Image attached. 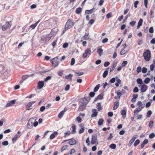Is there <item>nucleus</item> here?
Returning <instances> with one entry per match:
<instances>
[{"mask_svg":"<svg viewBox=\"0 0 155 155\" xmlns=\"http://www.w3.org/2000/svg\"><path fill=\"white\" fill-rule=\"evenodd\" d=\"M90 99L88 97H84L80 98L78 100L79 103V107L78 109L79 111H83L86 108L87 105Z\"/></svg>","mask_w":155,"mask_h":155,"instance_id":"1","label":"nucleus"},{"mask_svg":"<svg viewBox=\"0 0 155 155\" xmlns=\"http://www.w3.org/2000/svg\"><path fill=\"white\" fill-rule=\"evenodd\" d=\"M8 76L7 69L3 65H0V77L6 78Z\"/></svg>","mask_w":155,"mask_h":155,"instance_id":"2","label":"nucleus"},{"mask_svg":"<svg viewBox=\"0 0 155 155\" xmlns=\"http://www.w3.org/2000/svg\"><path fill=\"white\" fill-rule=\"evenodd\" d=\"M74 25V22L72 20L70 19H69L67 22L64 28V30L63 31V33L68 29L71 28L72 26Z\"/></svg>","mask_w":155,"mask_h":155,"instance_id":"3","label":"nucleus"},{"mask_svg":"<svg viewBox=\"0 0 155 155\" xmlns=\"http://www.w3.org/2000/svg\"><path fill=\"white\" fill-rule=\"evenodd\" d=\"M150 52L149 50H147L144 52L143 54V56L145 60L147 61H149L151 58Z\"/></svg>","mask_w":155,"mask_h":155,"instance_id":"4","label":"nucleus"},{"mask_svg":"<svg viewBox=\"0 0 155 155\" xmlns=\"http://www.w3.org/2000/svg\"><path fill=\"white\" fill-rule=\"evenodd\" d=\"M51 33L45 36H43L41 38V41L43 42H46L49 41L51 38L52 36Z\"/></svg>","mask_w":155,"mask_h":155,"instance_id":"5","label":"nucleus"},{"mask_svg":"<svg viewBox=\"0 0 155 155\" xmlns=\"http://www.w3.org/2000/svg\"><path fill=\"white\" fill-rule=\"evenodd\" d=\"M91 51L90 48H87L85 51V52L83 54V57L84 58H86L87 55H90L91 54Z\"/></svg>","mask_w":155,"mask_h":155,"instance_id":"6","label":"nucleus"},{"mask_svg":"<svg viewBox=\"0 0 155 155\" xmlns=\"http://www.w3.org/2000/svg\"><path fill=\"white\" fill-rule=\"evenodd\" d=\"M11 27V25L8 21L6 22L5 24L3 25L2 27V30L5 31Z\"/></svg>","mask_w":155,"mask_h":155,"instance_id":"7","label":"nucleus"},{"mask_svg":"<svg viewBox=\"0 0 155 155\" xmlns=\"http://www.w3.org/2000/svg\"><path fill=\"white\" fill-rule=\"evenodd\" d=\"M44 82L43 81H39L38 83L37 88L38 89L42 88L44 85Z\"/></svg>","mask_w":155,"mask_h":155,"instance_id":"8","label":"nucleus"},{"mask_svg":"<svg viewBox=\"0 0 155 155\" xmlns=\"http://www.w3.org/2000/svg\"><path fill=\"white\" fill-rule=\"evenodd\" d=\"M16 101L15 100H12L8 103L6 105V107H8L12 106L15 104V103Z\"/></svg>","mask_w":155,"mask_h":155,"instance_id":"9","label":"nucleus"},{"mask_svg":"<svg viewBox=\"0 0 155 155\" xmlns=\"http://www.w3.org/2000/svg\"><path fill=\"white\" fill-rule=\"evenodd\" d=\"M147 86L145 84H143L141 86V91L142 92H144L147 90Z\"/></svg>","mask_w":155,"mask_h":155,"instance_id":"10","label":"nucleus"},{"mask_svg":"<svg viewBox=\"0 0 155 155\" xmlns=\"http://www.w3.org/2000/svg\"><path fill=\"white\" fill-rule=\"evenodd\" d=\"M97 140L96 136H93L91 140V142L92 144H94L96 143Z\"/></svg>","mask_w":155,"mask_h":155,"instance_id":"11","label":"nucleus"},{"mask_svg":"<svg viewBox=\"0 0 155 155\" xmlns=\"http://www.w3.org/2000/svg\"><path fill=\"white\" fill-rule=\"evenodd\" d=\"M136 138V136L134 135L132 139L130 140L129 143H128V145L130 146L134 142Z\"/></svg>","mask_w":155,"mask_h":155,"instance_id":"12","label":"nucleus"},{"mask_svg":"<svg viewBox=\"0 0 155 155\" xmlns=\"http://www.w3.org/2000/svg\"><path fill=\"white\" fill-rule=\"evenodd\" d=\"M51 62L52 64L54 65V67H57L59 64V62L56 60H53L52 59L51 60Z\"/></svg>","mask_w":155,"mask_h":155,"instance_id":"13","label":"nucleus"},{"mask_svg":"<svg viewBox=\"0 0 155 155\" xmlns=\"http://www.w3.org/2000/svg\"><path fill=\"white\" fill-rule=\"evenodd\" d=\"M144 106H143V107H139L138 109H136L134 111V117H135L136 114L137 113V112L138 113L141 110H142V109L143 108Z\"/></svg>","mask_w":155,"mask_h":155,"instance_id":"14","label":"nucleus"},{"mask_svg":"<svg viewBox=\"0 0 155 155\" xmlns=\"http://www.w3.org/2000/svg\"><path fill=\"white\" fill-rule=\"evenodd\" d=\"M34 75V74H32L29 75L27 74L24 75L22 76L21 78H22V79L25 81L29 77L32 76Z\"/></svg>","mask_w":155,"mask_h":155,"instance_id":"15","label":"nucleus"},{"mask_svg":"<svg viewBox=\"0 0 155 155\" xmlns=\"http://www.w3.org/2000/svg\"><path fill=\"white\" fill-rule=\"evenodd\" d=\"M40 20H39L35 24L31 25L30 26V28H31L32 29H35L38 23L40 22Z\"/></svg>","mask_w":155,"mask_h":155,"instance_id":"16","label":"nucleus"},{"mask_svg":"<svg viewBox=\"0 0 155 155\" xmlns=\"http://www.w3.org/2000/svg\"><path fill=\"white\" fill-rule=\"evenodd\" d=\"M97 115V112L95 109L93 110V114L91 115V117H94Z\"/></svg>","mask_w":155,"mask_h":155,"instance_id":"17","label":"nucleus"},{"mask_svg":"<svg viewBox=\"0 0 155 155\" xmlns=\"http://www.w3.org/2000/svg\"><path fill=\"white\" fill-rule=\"evenodd\" d=\"M117 62H114V63H113V64H112L111 67L110 68V72H112V71H113L114 70L115 68L116 67V66H117Z\"/></svg>","mask_w":155,"mask_h":155,"instance_id":"18","label":"nucleus"},{"mask_svg":"<svg viewBox=\"0 0 155 155\" xmlns=\"http://www.w3.org/2000/svg\"><path fill=\"white\" fill-rule=\"evenodd\" d=\"M119 104L118 101L115 102L114 104V106L113 107V110H116L118 107Z\"/></svg>","mask_w":155,"mask_h":155,"instance_id":"19","label":"nucleus"},{"mask_svg":"<svg viewBox=\"0 0 155 155\" xmlns=\"http://www.w3.org/2000/svg\"><path fill=\"white\" fill-rule=\"evenodd\" d=\"M103 95L102 94H100L94 100V101H97L98 100H101L103 98Z\"/></svg>","mask_w":155,"mask_h":155,"instance_id":"20","label":"nucleus"},{"mask_svg":"<svg viewBox=\"0 0 155 155\" xmlns=\"http://www.w3.org/2000/svg\"><path fill=\"white\" fill-rule=\"evenodd\" d=\"M121 114L122 115L123 119H124L126 117V111L124 110H121Z\"/></svg>","mask_w":155,"mask_h":155,"instance_id":"21","label":"nucleus"},{"mask_svg":"<svg viewBox=\"0 0 155 155\" xmlns=\"http://www.w3.org/2000/svg\"><path fill=\"white\" fill-rule=\"evenodd\" d=\"M116 78L117 79L116 80L117 82L115 84V85L116 86V87H117L119 86V84L121 83V81L120 79L118 78V77H116Z\"/></svg>","mask_w":155,"mask_h":155,"instance_id":"22","label":"nucleus"},{"mask_svg":"<svg viewBox=\"0 0 155 155\" xmlns=\"http://www.w3.org/2000/svg\"><path fill=\"white\" fill-rule=\"evenodd\" d=\"M143 20L142 18H140L139 21L137 26V28L138 29L140 26H141L143 23Z\"/></svg>","mask_w":155,"mask_h":155,"instance_id":"23","label":"nucleus"},{"mask_svg":"<svg viewBox=\"0 0 155 155\" xmlns=\"http://www.w3.org/2000/svg\"><path fill=\"white\" fill-rule=\"evenodd\" d=\"M71 128L72 130L71 132L72 134H74L75 133H76V126L75 125L73 124L72 125Z\"/></svg>","mask_w":155,"mask_h":155,"instance_id":"24","label":"nucleus"},{"mask_svg":"<svg viewBox=\"0 0 155 155\" xmlns=\"http://www.w3.org/2000/svg\"><path fill=\"white\" fill-rule=\"evenodd\" d=\"M94 8H93L90 10H87L85 11V14H90L92 13L94 11Z\"/></svg>","mask_w":155,"mask_h":155,"instance_id":"25","label":"nucleus"},{"mask_svg":"<svg viewBox=\"0 0 155 155\" xmlns=\"http://www.w3.org/2000/svg\"><path fill=\"white\" fill-rule=\"evenodd\" d=\"M103 50L102 48H100L97 49V52L99 55L101 56L103 54Z\"/></svg>","mask_w":155,"mask_h":155,"instance_id":"26","label":"nucleus"},{"mask_svg":"<svg viewBox=\"0 0 155 155\" xmlns=\"http://www.w3.org/2000/svg\"><path fill=\"white\" fill-rule=\"evenodd\" d=\"M97 107L98 110L100 111L102 110V108L101 106V104L100 103H98L97 105Z\"/></svg>","mask_w":155,"mask_h":155,"instance_id":"27","label":"nucleus"},{"mask_svg":"<svg viewBox=\"0 0 155 155\" xmlns=\"http://www.w3.org/2000/svg\"><path fill=\"white\" fill-rule=\"evenodd\" d=\"M76 142L74 140H73L71 141H70L68 142V143L69 144L72 145H74V144H76Z\"/></svg>","mask_w":155,"mask_h":155,"instance_id":"28","label":"nucleus"},{"mask_svg":"<svg viewBox=\"0 0 155 155\" xmlns=\"http://www.w3.org/2000/svg\"><path fill=\"white\" fill-rule=\"evenodd\" d=\"M20 135H18V134H16L15 137L12 138V140L13 141H16L18 138L20 136Z\"/></svg>","mask_w":155,"mask_h":155,"instance_id":"29","label":"nucleus"},{"mask_svg":"<svg viewBox=\"0 0 155 155\" xmlns=\"http://www.w3.org/2000/svg\"><path fill=\"white\" fill-rule=\"evenodd\" d=\"M104 120L103 119L101 118L99 120L98 122V124L99 125H101L103 124Z\"/></svg>","mask_w":155,"mask_h":155,"instance_id":"30","label":"nucleus"},{"mask_svg":"<svg viewBox=\"0 0 155 155\" xmlns=\"http://www.w3.org/2000/svg\"><path fill=\"white\" fill-rule=\"evenodd\" d=\"M89 33L88 32L86 33L83 37V38L85 40H88L89 39L88 37Z\"/></svg>","mask_w":155,"mask_h":155,"instance_id":"31","label":"nucleus"},{"mask_svg":"<svg viewBox=\"0 0 155 155\" xmlns=\"http://www.w3.org/2000/svg\"><path fill=\"white\" fill-rule=\"evenodd\" d=\"M100 85V84H98V85L96 86V87H94V92H97L99 88Z\"/></svg>","mask_w":155,"mask_h":155,"instance_id":"32","label":"nucleus"},{"mask_svg":"<svg viewBox=\"0 0 155 155\" xmlns=\"http://www.w3.org/2000/svg\"><path fill=\"white\" fill-rule=\"evenodd\" d=\"M35 102V101H32L29 102L27 104V107H30Z\"/></svg>","mask_w":155,"mask_h":155,"instance_id":"33","label":"nucleus"},{"mask_svg":"<svg viewBox=\"0 0 155 155\" xmlns=\"http://www.w3.org/2000/svg\"><path fill=\"white\" fill-rule=\"evenodd\" d=\"M35 120V119H34L33 117L31 118L29 120L28 122L33 125V123Z\"/></svg>","mask_w":155,"mask_h":155,"instance_id":"34","label":"nucleus"},{"mask_svg":"<svg viewBox=\"0 0 155 155\" xmlns=\"http://www.w3.org/2000/svg\"><path fill=\"white\" fill-rule=\"evenodd\" d=\"M63 111H61L58 114V117L59 118H61L64 114Z\"/></svg>","mask_w":155,"mask_h":155,"instance_id":"35","label":"nucleus"},{"mask_svg":"<svg viewBox=\"0 0 155 155\" xmlns=\"http://www.w3.org/2000/svg\"><path fill=\"white\" fill-rule=\"evenodd\" d=\"M81 128L79 131V133L80 134L82 133H83L84 130V125H83V126H81Z\"/></svg>","mask_w":155,"mask_h":155,"instance_id":"36","label":"nucleus"},{"mask_svg":"<svg viewBox=\"0 0 155 155\" xmlns=\"http://www.w3.org/2000/svg\"><path fill=\"white\" fill-rule=\"evenodd\" d=\"M127 61H124L121 64V66L122 67H125L127 64Z\"/></svg>","mask_w":155,"mask_h":155,"instance_id":"37","label":"nucleus"},{"mask_svg":"<svg viewBox=\"0 0 155 155\" xmlns=\"http://www.w3.org/2000/svg\"><path fill=\"white\" fill-rule=\"evenodd\" d=\"M108 73V71L107 70H106L105 71L103 74V77L104 78H105L107 76Z\"/></svg>","mask_w":155,"mask_h":155,"instance_id":"38","label":"nucleus"},{"mask_svg":"<svg viewBox=\"0 0 155 155\" xmlns=\"http://www.w3.org/2000/svg\"><path fill=\"white\" fill-rule=\"evenodd\" d=\"M150 81V79L149 78H146L144 80V83L146 84H148L149 83Z\"/></svg>","mask_w":155,"mask_h":155,"instance_id":"39","label":"nucleus"},{"mask_svg":"<svg viewBox=\"0 0 155 155\" xmlns=\"http://www.w3.org/2000/svg\"><path fill=\"white\" fill-rule=\"evenodd\" d=\"M72 76H73V75L72 74H70L68 76H65V78L66 79L68 80V79H70L71 80Z\"/></svg>","mask_w":155,"mask_h":155,"instance_id":"40","label":"nucleus"},{"mask_svg":"<svg viewBox=\"0 0 155 155\" xmlns=\"http://www.w3.org/2000/svg\"><path fill=\"white\" fill-rule=\"evenodd\" d=\"M116 145L114 143L111 144L109 146V147L113 149H115L116 148Z\"/></svg>","mask_w":155,"mask_h":155,"instance_id":"41","label":"nucleus"},{"mask_svg":"<svg viewBox=\"0 0 155 155\" xmlns=\"http://www.w3.org/2000/svg\"><path fill=\"white\" fill-rule=\"evenodd\" d=\"M140 142V141L139 140L137 139V140H136L134 143V146L135 147H136V146H137L139 144Z\"/></svg>","mask_w":155,"mask_h":155,"instance_id":"42","label":"nucleus"},{"mask_svg":"<svg viewBox=\"0 0 155 155\" xmlns=\"http://www.w3.org/2000/svg\"><path fill=\"white\" fill-rule=\"evenodd\" d=\"M124 49L123 48L120 51V54L121 55H124L127 52V51H125Z\"/></svg>","mask_w":155,"mask_h":155,"instance_id":"43","label":"nucleus"},{"mask_svg":"<svg viewBox=\"0 0 155 155\" xmlns=\"http://www.w3.org/2000/svg\"><path fill=\"white\" fill-rule=\"evenodd\" d=\"M68 147V146L67 145H64L62 147L61 149V152H62L64 150H66Z\"/></svg>","mask_w":155,"mask_h":155,"instance_id":"44","label":"nucleus"},{"mask_svg":"<svg viewBox=\"0 0 155 155\" xmlns=\"http://www.w3.org/2000/svg\"><path fill=\"white\" fill-rule=\"evenodd\" d=\"M147 70V68L143 67L142 68L141 71L143 73H146Z\"/></svg>","mask_w":155,"mask_h":155,"instance_id":"45","label":"nucleus"},{"mask_svg":"<svg viewBox=\"0 0 155 155\" xmlns=\"http://www.w3.org/2000/svg\"><path fill=\"white\" fill-rule=\"evenodd\" d=\"M152 114V111L150 110L148 111L147 113V117L148 118L150 117Z\"/></svg>","mask_w":155,"mask_h":155,"instance_id":"46","label":"nucleus"},{"mask_svg":"<svg viewBox=\"0 0 155 155\" xmlns=\"http://www.w3.org/2000/svg\"><path fill=\"white\" fill-rule=\"evenodd\" d=\"M2 144L4 146H7L8 144V142L7 140L5 141L2 143Z\"/></svg>","mask_w":155,"mask_h":155,"instance_id":"47","label":"nucleus"},{"mask_svg":"<svg viewBox=\"0 0 155 155\" xmlns=\"http://www.w3.org/2000/svg\"><path fill=\"white\" fill-rule=\"evenodd\" d=\"M137 84H141L142 82V81L141 78H138L137 80Z\"/></svg>","mask_w":155,"mask_h":155,"instance_id":"48","label":"nucleus"},{"mask_svg":"<svg viewBox=\"0 0 155 155\" xmlns=\"http://www.w3.org/2000/svg\"><path fill=\"white\" fill-rule=\"evenodd\" d=\"M117 95L119 96L118 98H119L120 96L122 94V93L120 92V90H118L117 92Z\"/></svg>","mask_w":155,"mask_h":155,"instance_id":"49","label":"nucleus"},{"mask_svg":"<svg viewBox=\"0 0 155 155\" xmlns=\"http://www.w3.org/2000/svg\"><path fill=\"white\" fill-rule=\"evenodd\" d=\"M141 68L140 66H139L137 68V72L138 73H140L141 71Z\"/></svg>","mask_w":155,"mask_h":155,"instance_id":"50","label":"nucleus"},{"mask_svg":"<svg viewBox=\"0 0 155 155\" xmlns=\"http://www.w3.org/2000/svg\"><path fill=\"white\" fill-rule=\"evenodd\" d=\"M155 137V134L154 133H152L150 134L149 138L150 139H152Z\"/></svg>","mask_w":155,"mask_h":155,"instance_id":"51","label":"nucleus"},{"mask_svg":"<svg viewBox=\"0 0 155 155\" xmlns=\"http://www.w3.org/2000/svg\"><path fill=\"white\" fill-rule=\"evenodd\" d=\"M137 105L139 106V107H143V105L142 104V102L141 101H139L137 103Z\"/></svg>","mask_w":155,"mask_h":155,"instance_id":"52","label":"nucleus"},{"mask_svg":"<svg viewBox=\"0 0 155 155\" xmlns=\"http://www.w3.org/2000/svg\"><path fill=\"white\" fill-rule=\"evenodd\" d=\"M75 59L74 58H71L70 64L71 66H72L74 65L75 63Z\"/></svg>","mask_w":155,"mask_h":155,"instance_id":"53","label":"nucleus"},{"mask_svg":"<svg viewBox=\"0 0 155 155\" xmlns=\"http://www.w3.org/2000/svg\"><path fill=\"white\" fill-rule=\"evenodd\" d=\"M46 107L44 106H41L40 108V111L43 112L45 110Z\"/></svg>","mask_w":155,"mask_h":155,"instance_id":"54","label":"nucleus"},{"mask_svg":"<svg viewBox=\"0 0 155 155\" xmlns=\"http://www.w3.org/2000/svg\"><path fill=\"white\" fill-rule=\"evenodd\" d=\"M139 91V89L138 88L136 87H135L133 89V92L134 93H137Z\"/></svg>","mask_w":155,"mask_h":155,"instance_id":"55","label":"nucleus"},{"mask_svg":"<svg viewBox=\"0 0 155 155\" xmlns=\"http://www.w3.org/2000/svg\"><path fill=\"white\" fill-rule=\"evenodd\" d=\"M94 92H91L89 93V95L90 97H94V95L95 94Z\"/></svg>","mask_w":155,"mask_h":155,"instance_id":"56","label":"nucleus"},{"mask_svg":"<svg viewBox=\"0 0 155 155\" xmlns=\"http://www.w3.org/2000/svg\"><path fill=\"white\" fill-rule=\"evenodd\" d=\"M154 30L153 27H151L149 29V32L151 33H153V32Z\"/></svg>","mask_w":155,"mask_h":155,"instance_id":"57","label":"nucleus"},{"mask_svg":"<svg viewBox=\"0 0 155 155\" xmlns=\"http://www.w3.org/2000/svg\"><path fill=\"white\" fill-rule=\"evenodd\" d=\"M112 13H109L107 14L106 15V17L107 19L109 18L110 17H111Z\"/></svg>","mask_w":155,"mask_h":155,"instance_id":"58","label":"nucleus"},{"mask_svg":"<svg viewBox=\"0 0 155 155\" xmlns=\"http://www.w3.org/2000/svg\"><path fill=\"white\" fill-rule=\"evenodd\" d=\"M70 85L69 84L67 85L65 88V89H64L66 91H68V90H69V89H70Z\"/></svg>","mask_w":155,"mask_h":155,"instance_id":"59","label":"nucleus"},{"mask_svg":"<svg viewBox=\"0 0 155 155\" xmlns=\"http://www.w3.org/2000/svg\"><path fill=\"white\" fill-rule=\"evenodd\" d=\"M154 68V65L153 64H151L150 66V69L151 71H153Z\"/></svg>","mask_w":155,"mask_h":155,"instance_id":"60","label":"nucleus"},{"mask_svg":"<svg viewBox=\"0 0 155 155\" xmlns=\"http://www.w3.org/2000/svg\"><path fill=\"white\" fill-rule=\"evenodd\" d=\"M51 78V76H48L45 79L44 81H48V80L50 79Z\"/></svg>","mask_w":155,"mask_h":155,"instance_id":"61","label":"nucleus"},{"mask_svg":"<svg viewBox=\"0 0 155 155\" xmlns=\"http://www.w3.org/2000/svg\"><path fill=\"white\" fill-rule=\"evenodd\" d=\"M113 136L112 133H110V135L109 137L107 138L108 140H110L113 138Z\"/></svg>","mask_w":155,"mask_h":155,"instance_id":"62","label":"nucleus"},{"mask_svg":"<svg viewBox=\"0 0 155 155\" xmlns=\"http://www.w3.org/2000/svg\"><path fill=\"white\" fill-rule=\"evenodd\" d=\"M68 44L67 42H65L64 44L63 45V47L64 48H67L68 46Z\"/></svg>","mask_w":155,"mask_h":155,"instance_id":"63","label":"nucleus"},{"mask_svg":"<svg viewBox=\"0 0 155 155\" xmlns=\"http://www.w3.org/2000/svg\"><path fill=\"white\" fill-rule=\"evenodd\" d=\"M108 41V39L107 38H105L102 40V42L103 43H105L107 42Z\"/></svg>","mask_w":155,"mask_h":155,"instance_id":"64","label":"nucleus"}]
</instances>
